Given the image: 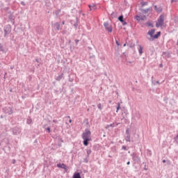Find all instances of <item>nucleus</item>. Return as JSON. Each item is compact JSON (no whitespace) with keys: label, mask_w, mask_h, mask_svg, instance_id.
I'll use <instances>...</instances> for the list:
<instances>
[{"label":"nucleus","mask_w":178,"mask_h":178,"mask_svg":"<svg viewBox=\"0 0 178 178\" xmlns=\"http://www.w3.org/2000/svg\"><path fill=\"white\" fill-rule=\"evenodd\" d=\"M82 138L83 140V145L87 147V145H88V141H91V131L86 129L85 132L82 134Z\"/></svg>","instance_id":"obj_1"},{"label":"nucleus","mask_w":178,"mask_h":178,"mask_svg":"<svg viewBox=\"0 0 178 178\" xmlns=\"http://www.w3.org/2000/svg\"><path fill=\"white\" fill-rule=\"evenodd\" d=\"M163 22H165V15H161L156 22V27H161L163 26Z\"/></svg>","instance_id":"obj_2"},{"label":"nucleus","mask_w":178,"mask_h":178,"mask_svg":"<svg viewBox=\"0 0 178 178\" xmlns=\"http://www.w3.org/2000/svg\"><path fill=\"white\" fill-rule=\"evenodd\" d=\"M136 19L138 22H144V20H147V17L144 15H139L136 16Z\"/></svg>","instance_id":"obj_3"},{"label":"nucleus","mask_w":178,"mask_h":178,"mask_svg":"<svg viewBox=\"0 0 178 178\" xmlns=\"http://www.w3.org/2000/svg\"><path fill=\"white\" fill-rule=\"evenodd\" d=\"M104 26L105 27V29L108 31V33H112L113 29H112V26L109 25L108 22H104Z\"/></svg>","instance_id":"obj_4"},{"label":"nucleus","mask_w":178,"mask_h":178,"mask_svg":"<svg viewBox=\"0 0 178 178\" xmlns=\"http://www.w3.org/2000/svg\"><path fill=\"white\" fill-rule=\"evenodd\" d=\"M13 133L15 136H17V134H20V133H22V129L19 127H15L13 129Z\"/></svg>","instance_id":"obj_5"},{"label":"nucleus","mask_w":178,"mask_h":178,"mask_svg":"<svg viewBox=\"0 0 178 178\" xmlns=\"http://www.w3.org/2000/svg\"><path fill=\"white\" fill-rule=\"evenodd\" d=\"M159 35H161V32H157V33L154 35V38H147V40H149V41H154V40L159 38Z\"/></svg>","instance_id":"obj_6"},{"label":"nucleus","mask_w":178,"mask_h":178,"mask_svg":"<svg viewBox=\"0 0 178 178\" xmlns=\"http://www.w3.org/2000/svg\"><path fill=\"white\" fill-rule=\"evenodd\" d=\"M154 34H155V29H152L147 33V35H149V38H154Z\"/></svg>","instance_id":"obj_7"},{"label":"nucleus","mask_w":178,"mask_h":178,"mask_svg":"<svg viewBox=\"0 0 178 178\" xmlns=\"http://www.w3.org/2000/svg\"><path fill=\"white\" fill-rule=\"evenodd\" d=\"M143 50L144 48L143 47V46H141L140 44L138 45V51L139 52V55L141 56V55H143Z\"/></svg>","instance_id":"obj_8"},{"label":"nucleus","mask_w":178,"mask_h":178,"mask_svg":"<svg viewBox=\"0 0 178 178\" xmlns=\"http://www.w3.org/2000/svg\"><path fill=\"white\" fill-rule=\"evenodd\" d=\"M118 20L121 22V23H122L123 26H126V24H127V22H126L124 19H123V15H120L118 17Z\"/></svg>","instance_id":"obj_9"},{"label":"nucleus","mask_w":178,"mask_h":178,"mask_svg":"<svg viewBox=\"0 0 178 178\" xmlns=\"http://www.w3.org/2000/svg\"><path fill=\"white\" fill-rule=\"evenodd\" d=\"M54 29H55V30H57V31H59V30H60V24L56 22L54 26Z\"/></svg>","instance_id":"obj_10"},{"label":"nucleus","mask_w":178,"mask_h":178,"mask_svg":"<svg viewBox=\"0 0 178 178\" xmlns=\"http://www.w3.org/2000/svg\"><path fill=\"white\" fill-rule=\"evenodd\" d=\"M57 168H60V169H65V170H66V165H65L64 163L57 164Z\"/></svg>","instance_id":"obj_11"},{"label":"nucleus","mask_w":178,"mask_h":178,"mask_svg":"<svg viewBox=\"0 0 178 178\" xmlns=\"http://www.w3.org/2000/svg\"><path fill=\"white\" fill-rule=\"evenodd\" d=\"M154 9L158 13H161V12H162V7L154 6Z\"/></svg>","instance_id":"obj_12"},{"label":"nucleus","mask_w":178,"mask_h":178,"mask_svg":"<svg viewBox=\"0 0 178 178\" xmlns=\"http://www.w3.org/2000/svg\"><path fill=\"white\" fill-rule=\"evenodd\" d=\"M88 6H89L90 10H95V9H97L95 4L89 5Z\"/></svg>","instance_id":"obj_13"},{"label":"nucleus","mask_w":178,"mask_h":178,"mask_svg":"<svg viewBox=\"0 0 178 178\" xmlns=\"http://www.w3.org/2000/svg\"><path fill=\"white\" fill-rule=\"evenodd\" d=\"M63 77V74H61L56 77V80H58V81H60V80H62Z\"/></svg>","instance_id":"obj_14"},{"label":"nucleus","mask_w":178,"mask_h":178,"mask_svg":"<svg viewBox=\"0 0 178 178\" xmlns=\"http://www.w3.org/2000/svg\"><path fill=\"white\" fill-rule=\"evenodd\" d=\"M0 51H1V52H6V49L3 48V46L2 45V44H0Z\"/></svg>","instance_id":"obj_15"},{"label":"nucleus","mask_w":178,"mask_h":178,"mask_svg":"<svg viewBox=\"0 0 178 178\" xmlns=\"http://www.w3.org/2000/svg\"><path fill=\"white\" fill-rule=\"evenodd\" d=\"M126 141H127L128 143H130L131 140H130V135H127L126 138H125Z\"/></svg>","instance_id":"obj_16"},{"label":"nucleus","mask_w":178,"mask_h":178,"mask_svg":"<svg viewBox=\"0 0 178 178\" xmlns=\"http://www.w3.org/2000/svg\"><path fill=\"white\" fill-rule=\"evenodd\" d=\"M32 122H33V120H32L30 118H29L27 119L26 123H27L28 124H31Z\"/></svg>","instance_id":"obj_17"},{"label":"nucleus","mask_w":178,"mask_h":178,"mask_svg":"<svg viewBox=\"0 0 178 178\" xmlns=\"http://www.w3.org/2000/svg\"><path fill=\"white\" fill-rule=\"evenodd\" d=\"M140 5H142V6H145L148 5V3L147 2L141 1Z\"/></svg>","instance_id":"obj_18"},{"label":"nucleus","mask_w":178,"mask_h":178,"mask_svg":"<svg viewBox=\"0 0 178 178\" xmlns=\"http://www.w3.org/2000/svg\"><path fill=\"white\" fill-rule=\"evenodd\" d=\"M4 33H5V35H8V33H10V30H6V29H4Z\"/></svg>","instance_id":"obj_19"},{"label":"nucleus","mask_w":178,"mask_h":178,"mask_svg":"<svg viewBox=\"0 0 178 178\" xmlns=\"http://www.w3.org/2000/svg\"><path fill=\"white\" fill-rule=\"evenodd\" d=\"M97 108H98V109H99L101 111L102 109V105L101 104H98Z\"/></svg>","instance_id":"obj_20"},{"label":"nucleus","mask_w":178,"mask_h":178,"mask_svg":"<svg viewBox=\"0 0 178 178\" xmlns=\"http://www.w3.org/2000/svg\"><path fill=\"white\" fill-rule=\"evenodd\" d=\"M147 24L149 26V27H154V25L151 22H147Z\"/></svg>","instance_id":"obj_21"},{"label":"nucleus","mask_w":178,"mask_h":178,"mask_svg":"<svg viewBox=\"0 0 178 178\" xmlns=\"http://www.w3.org/2000/svg\"><path fill=\"white\" fill-rule=\"evenodd\" d=\"M143 13H148L149 12V8H147L146 10H143Z\"/></svg>","instance_id":"obj_22"},{"label":"nucleus","mask_w":178,"mask_h":178,"mask_svg":"<svg viewBox=\"0 0 178 178\" xmlns=\"http://www.w3.org/2000/svg\"><path fill=\"white\" fill-rule=\"evenodd\" d=\"M120 104L118 103V106H117V111H116V112H117V113L119 112V110H120Z\"/></svg>","instance_id":"obj_23"},{"label":"nucleus","mask_w":178,"mask_h":178,"mask_svg":"<svg viewBox=\"0 0 178 178\" xmlns=\"http://www.w3.org/2000/svg\"><path fill=\"white\" fill-rule=\"evenodd\" d=\"M86 152H87L88 156H89L90 154H91V149H88Z\"/></svg>","instance_id":"obj_24"},{"label":"nucleus","mask_w":178,"mask_h":178,"mask_svg":"<svg viewBox=\"0 0 178 178\" xmlns=\"http://www.w3.org/2000/svg\"><path fill=\"white\" fill-rule=\"evenodd\" d=\"M126 134L127 136H130V131H129V129L126 130Z\"/></svg>","instance_id":"obj_25"},{"label":"nucleus","mask_w":178,"mask_h":178,"mask_svg":"<svg viewBox=\"0 0 178 178\" xmlns=\"http://www.w3.org/2000/svg\"><path fill=\"white\" fill-rule=\"evenodd\" d=\"M47 131H48L49 133H51V129H50L49 127H47Z\"/></svg>","instance_id":"obj_26"},{"label":"nucleus","mask_w":178,"mask_h":178,"mask_svg":"<svg viewBox=\"0 0 178 178\" xmlns=\"http://www.w3.org/2000/svg\"><path fill=\"white\" fill-rule=\"evenodd\" d=\"M107 127H113V124H111L107 125Z\"/></svg>","instance_id":"obj_27"},{"label":"nucleus","mask_w":178,"mask_h":178,"mask_svg":"<svg viewBox=\"0 0 178 178\" xmlns=\"http://www.w3.org/2000/svg\"><path fill=\"white\" fill-rule=\"evenodd\" d=\"M116 44L119 47V45H120V44L119 43V42L118 40L115 41Z\"/></svg>","instance_id":"obj_28"},{"label":"nucleus","mask_w":178,"mask_h":178,"mask_svg":"<svg viewBox=\"0 0 178 178\" xmlns=\"http://www.w3.org/2000/svg\"><path fill=\"white\" fill-rule=\"evenodd\" d=\"M9 112H8V115H10V113H12V108H9Z\"/></svg>","instance_id":"obj_29"},{"label":"nucleus","mask_w":178,"mask_h":178,"mask_svg":"<svg viewBox=\"0 0 178 178\" xmlns=\"http://www.w3.org/2000/svg\"><path fill=\"white\" fill-rule=\"evenodd\" d=\"M122 149L126 150V149H127V147H126V146H122Z\"/></svg>","instance_id":"obj_30"},{"label":"nucleus","mask_w":178,"mask_h":178,"mask_svg":"<svg viewBox=\"0 0 178 178\" xmlns=\"http://www.w3.org/2000/svg\"><path fill=\"white\" fill-rule=\"evenodd\" d=\"M76 44H79V40H75Z\"/></svg>","instance_id":"obj_31"},{"label":"nucleus","mask_w":178,"mask_h":178,"mask_svg":"<svg viewBox=\"0 0 178 178\" xmlns=\"http://www.w3.org/2000/svg\"><path fill=\"white\" fill-rule=\"evenodd\" d=\"M124 113H125V115H127L129 113L127 112V111H124Z\"/></svg>","instance_id":"obj_32"},{"label":"nucleus","mask_w":178,"mask_h":178,"mask_svg":"<svg viewBox=\"0 0 178 178\" xmlns=\"http://www.w3.org/2000/svg\"><path fill=\"white\" fill-rule=\"evenodd\" d=\"M13 164L16 163V160H13Z\"/></svg>","instance_id":"obj_33"},{"label":"nucleus","mask_w":178,"mask_h":178,"mask_svg":"<svg viewBox=\"0 0 178 178\" xmlns=\"http://www.w3.org/2000/svg\"><path fill=\"white\" fill-rule=\"evenodd\" d=\"M163 163H166V160H163Z\"/></svg>","instance_id":"obj_34"},{"label":"nucleus","mask_w":178,"mask_h":178,"mask_svg":"<svg viewBox=\"0 0 178 178\" xmlns=\"http://www.w3.org/2000/svg\"><path fill=\"white\" fill-rule=\"evenodd\" d=\"M176 1V0H171V3Z\"/></svg>","instance_id":"obj_35"},{"label":"nucleus","mask_w":178,"mask_h":178,"mask_svg":"<svg viewBox=\"0 0 178 178\" xmlns=\"http://www.w3.org/2000/svg\"><path fill=\"white\" fill-rule=\"evenodd\" d=\"M127 165H130V161H128V162L127 163Z\"/></svg>","instance_id":"obj_36"},{"label":"nucleus","mask_w":178,"mask_h":178,"mask_svg":"<svg viewBox=\"0 0 178 178\" xmlns=\"http://www.w3.org/2000/svg\"><path fill=\"white\" fill-rule=\"evenodd\" d=\"M69 122H70V123H72V120H69Z\"/></svg>","instance_id":"obj_37"},{"label":"nucleus","mask_w":178,"mask_h":178,"mask_svg":"<svg viewBox=\"0 0 178 178\" xmlns=\"http://www.w3.org/2000/svg\"><path fill=\"white\" fill-rule=\"evenodd\" d=\"M123 47H126V43H124V44H123Z\"/></svg>","instance_id":"obj_38"},{"label":"nucleus","mask_w":178,"mask_h":178,"mask_svg":"<svg viewBox=\"0 0 178 178\" xmlns=\"http://www.w3.org/2000/svg\"><path fill=\"white\" fill-rule=\"evenodd\" d=\"M156 84H159V81H156Z\"/></svg>","instance_id":"obj_39"},{"label":"nucleus","mask_w":178,"mask_h":178,"mask_svg":"<svg viewBox=\"0 0 178 178\" xmlns=\"http://www.w3.org/2000/svg\"><path fill=\"white\" fill-rule=\"evenodd\" d=\"M22 5H24V2H22Z\"/></svg>","instance_id":"obj_40"},{"label":"nucleus","mask_w":178,"mask_h":178,"mask_svg":"<svg viewBox=\"0 0 178 178\" xmlns=\"http://www.w3.org/2000/svg\"><path fill=\"white\" fill-rule=\"evenodd\" d=\"M63 24H65V22H63Z\"/></svg>","instance_id":"obj_41"},{"label":"nucleus","mask_w":178,"mask_h":178,"mask_svg":"<svg viewBox=\"0 0 178 178\" xmlns=\"http://www.w3.org/2000/svg\"><path fill=\"white\" fill-rule=\"evenodd\" d=\"M53 122H56V120H54Z\"/></svg>","instance_id":"obj_42"}]
</instances>
